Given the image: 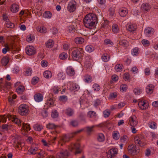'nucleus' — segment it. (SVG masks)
<instances>
[{
  "label": "nucleus",
  "instance_id": "f257e3e1",
  "mask_svg": "<svg viewBox=\"0 0 158 158\" xmlns=\"http://www.w3.org/2000/svg\"><path fill=\"white\" fill-rule=\"evenodd\" d=\"M98 18L96 15L89 13L86 15L84 19L83 22L85 26L87 28L91 29L94 26L96 23H98Z\"/></svg>",
  "mask_w": 158,
  "mask_h": 158
},
{
  "label": "nucleus",
  "instance_id": "f03ea898",
  "mask_svg": "<svg viewBox=\"0 0 158 158\" xmlns=\"http://www.w3.org/2000/svg\"><path fill=\"white\" fill-rule=\"evenodd\" d=\"M83 130V129H81L74 132L69 135H65L61 137L60 141L64 143L68 142L69 141L71 138L73 137L74 135L80 133Z\"/></svg>",
  "mask_w": 158,
  "mask_h": 158
},
{
  "label": "nucleus",
  "instance_id": "7ed1b4c3",
  "mask_svg": "<svg viewBox=\"0 0 158 158\" xmlns=\"http://www.w3.org/2000/svg\"><path fill=\"white\" fill-rule=\"evenodd\" d=\"M82 52L81 48H74L72 52V57L73 60H77L81 58L82 56Z\"/></svg>",
  "mask_w": 158,
  "mask_h": 158
},
{
  "label": "nucleus",
  "instance_id": "20e7f679",
  "mask_svg": "<svg viewBox=\"0 0 158 158\" xmlns=\"http://www.w3.org/2000/svg\"><path fill=\"white\" fill-rule=\"evenodd\" d=\"M29 110L28 106L26 104H21L19 107L18 112L19 113L23 116L27 115Z\"/></svg>",
  "mask_w": 158,
  "mask_h": 158
},
{
  "label": "nucleus",
  "instance_id": "39448f33",
  "mask_svg": "<svg viewBox=\"0 0 158 158\" xmlns=\"http://www.w3.org/2000/svg\"><path fill=\"white\" fill-rule=\"evenodd\" d=\"M127 149L129 153L132 156L136 155L139 152V149L137 148L136 146L132 144L129 145Z\"/></svg>",
  "mask_w": 158,
  "mask_h": 158
},
{
  "label": "nucleus",
  "instance_id": "423d86ee",
  "mask_svg": "<svg viewBox=\"0 0 158 158\" xmlns=\"http://www.w3.org/2000/svg\"><path fill=\"white\" fill-rule=\"evenodd\" d=\"M76 9V2L72 0L69 2L67 9L70 12H74Z\"/></svg>",
  "mask_w": 158,
  "mask_h": 158
},
{
  "label": "nucleus",
  "instance_id": "0eeeda50",
  "mask_svg": "<svg viewBox=\"0 0 158 158\" xmlns=\"http://www.w3.org/2000/svg\"><path fill=\"white\" fill-rule=\"evenodd\" d=\"M70 147L72 150H75V154L80 153L81 152V150L80 149V145L79 143H72Z\"/></svg>",
  "mask_w": 158,
  "mask_h": 158
},
{
  "label": "nucleus",
  "instance_id": "6e6552de",
  "mask_svg": "<svg viewBox=\"0 0 158 158\" xmlns=\"http://www.w3.org/2000/svg\"><path fill=\"white\" fill-rule=\"evenodd\" d=\"M2 80L0 79V91L3 89L4 91H5V89H10L11 84L10 82H6L5 84H3L2 82Z\"/></svg>",
  "mask_w": 158,
  "mask_h": 158
},
{
  "label": "nucleus",
  "instance_id": "1a4fd4ad",
  "mask_svg": "<svg viewBox=\"0 0 158 158\" xmlns=\"http://www.w3.org/2000/svg\"><path fill=\"white\" fill-rule=\"evenodd\" d=\"M26 51L27 54L29 56L34 55L35 53V50L33 46H29L26 47Z\"/></svg>",
  "mask_w": 158,
  "mask_h": 158
},
{
  "label": "nucleus",
  "instance_id": "9d476101",
  "mask_svg": "<svg viewBox=\"0 0 158 158\" xmlns=\"http://www.w3.org/2000/svg\"><path fill=\"white\" fill-rule=\"evenodd\" d=\"M118 153V149L116 148H113L108 151V154L107 156L109 158H112L115 156Z\"/></svg>",
  "mask_w": 158,
  "mask_h": 158
},
{
  "label": "nucleus",
  "instance_id": "9b49d317",
  "mask_svg": "<svg viewBox=\"0 0 158 158\" xmlns=\"http://www.w3.org/2000/svg\"><path fill=\"white\" fill-rule=\"evenodd\" d=\"M69 155V153L68 151L66 150L63 152H61L58 154L57 158H67V157Z\"/></svg>",
  "mask_w": 158,
  "mask_h": 158
},
{
  "label": "nucleus",
  "instance_id": "f8f14e48",
  "mask_svg": "<svg viewBox=\"0 0 158 158\" xmlns=\"http://www.w3.org/2000/svg\"><path fill=\"white\" fill-rule=\"evenodd\" d=\"M136 117L135 115H133L129 118V122L131 126H135L137 124Z\"/></svg>",
  "mask_w": 158,
  "mask_h": 158
},
{
  "label": "nucleus",
  "instance_id": "ddd939ff",
  "mask_svg": "<svg viewBox=\"0 0 158 158\" xmlns=\"http://www.w3.org/2000/svg\"><path fill=\"white\" fill-rule=\"evenodd\" d=\"M154 86L152 84H149L148 85L146 89V91L148 94H151L153 92Z\"/></svg>",
  "mask_w": 158,
  "mask_h": 158
},
{
  "label": "nucleus",
  "instance_id": "4468645a",
  "mask_svg": "<svg viewBox=\"0 0 158 158\" xmlns=\"http://www.w3.org/2000/svg\"><path fill=\"white\" fill-rule=\"evenodd\" d=\"M138 105L139 107L142 110H144L148 107V104L145 101H141L139 102Z\"/></svg>",
  "mask_w": 158,
  "mask_h": 158
},
{
  "label": "nucleus",
  "instance_id": "2eb2a0df",
  "mask_svg": "<svg viewBox=\"0 0 158 158\" xmlns=\"http://www.w3.org/2000/svg\"><path fill=\"white\" fill-rule=\"evenodd\" d=\"M154 32V29L152 28L148 27L144 30V33L147 36H150Z\"/></svg>",
  "mask_w": 158,
  "mask_h": 158
},
{
  "label": "nucleus",
  "instance_id": "dca6fc26",
  "mask_svg": "<svg viewBox=\"0 0 158 158\" xmlns=\"http://www.w3.org/2000/svg\"><path fill=\"white\" fill-rule=\"evenodd\" d=\"M150 9L149 4L147 3H143L141 6V10L143 12H146Z\"/></svg>",
  "mask_w": 158,
  "mask_h": 158
},
{
  "label": "nucleus",
  "instance_id": "f3484780",
  "mask_svg": "<svg viewBox=\"0 0 158 158\" xmlns=\"http://www.w3.org/2000/svg\"><path fill=\"white\" fill-rule=\"evenodd\" d=\"M12 116L10 114H7V115H4L1 116L0 119V122L3 123L6 122V119L8 118L9 120H10V118H12Z\"/></svg>",
  "mask_w": 158,
  "mask_h": 158
},
{
  "label": "nucleus",
  "instance_id": "a211bd4d",
  "mask_svg": "<svg viewBox=\"0 0 158 158\" xmlns=\"http://www.w3.org/2000/svg\"><path fill=\"white\" fill-rule=\"evenodd\" d=\"M119 14L121 17H124L127 14L128 11L126 8H122L119 10Z\"/></svg>",
  "mask_w": 158,
  "mask_h": 158
},
{
  "label": "nucleus",
  "instance_id": "6ab92c4d",
  "mask_svg": "<svg viewBox=\"0 0 158 158\" xmlns=\"http://www.w3.org/2000/svg\"><path fill=\"white\" fill-rule=\"evenodd\" d=\"M91 60L88 57L86 58L85 61L84 63V66L87 69H90L91 68Z\"/></svg>",
  "mask_w": 158,
  "mask_h": 158
},
{
  "label": "nucleus",
  "instance_id": "aec40b11",
  "mask_svg": "<svg viewBox=\"0 0 158 158\" xmlns=\"http://www.w3.org/2000/svg\"><path fill=\"white\" fill-rule=\"evenodd\" d=\"M34 98L36 102H40L42 100L43 96L41 94L38 93L34 95Z\"/></svg>",
  "mask_w": 158,
  "mask_h": 158
},
{
  "label": "nucleus",
  "instance_id": "412c9836",
  "mask_svg": "<svg viewBox=\"0 0 158 158\" xmlns=\"http://www.w3.org/2000/svg\"><path fill=\"white\" fill-rule=\"evenodd\" d=\"M127 29L129 31H133L135 30L136 28V26L134 24L127 25Z\"/></svg>",
  "mask_w": 158,
  "mask_h": 158
},
{
  "label": "nucleus",
  "instance_id": "4be33fe9",
  "mask_svg": "<svg viewBox=\"0 0 158 158\" xmlns=\"http://www.w3.org/2000/svg\"><path fill=\"white\" fill-rule=\"evenodd\" d=\"M66 71L67 74L70 76H73L75 73L74 69L71 67H68Z\"/></svg>",
  "mask_w": 158,
  "mask_h": 158
},
{
  "label": "nucleus",
  "instance_id": "5701e85b",
  "mask_svg": "<svg viewBox=\"0 0 158 158\" xmlns=\"http://www.w3.org/2000/svg\"><path fill=\"white\" fill-rule=\"evenodd\" d=\"M19 9V6L17 4H13L12 5L10 10L11 11L14 13H15L18 12Z\"/></svg>",
  "mask_w": 158,
  "mask_h": 158
},
{
  "label": "nucleus",
  "instance_id": "b1692460",
  "mask_svg": "<svg viewBox=\"0 0 158 158\" xmlns=\"http://www.w3.org/2000/svg\"><path fill=\"white\" fill-rule=\"evenodd\" d=\"M9 61V58L7 56L3 57L1 59V62L2 65L6 66Z\"/></svg>",
  "mask_w": 158,
  "mask_h": 158
},
{
  "label": "nucleus",
  "instance_id": "393cba45",
  "mask_svg": "<svg viewBox=\"0 0 158 158\" xmlns=\"http://www.w3.org/2000/svg\"><path fill=\"white\" fill-rule=\"evenodd\" d=\"M74 113L73 110L70 108H68L65 110V114L69 116L73 115Z\"/></svg>",
  "mask_w": 158,
  "mask_h": 158
},
{
  "label": "nucleus",
  "instance_id": "a878e982",
  "mask_svg": "<svg viewBox=\"0 0 158 158\" xmlns=\"http://www.w3.org/2000/svg\"><path fill=\"white\" fill-rule=\"evenodd\" d=\"M38 150V148L31 146L30 149L29 150L28 152H29L30 153V155H34L37 153L36 152Z\"/></svg>",
  "mask_w": 158,
  "mask_h": 158
},
{
  "label": "nucleus",
  "instance_id": "bb28decb",
  "mask_svg": "<svg viewBox=\"0 0 158 158\" xmlns=\"http://www.w3.org/2000/svg\"><path fill=\"white\" fill-rule=\"evenodd\" d=\"M84 39L80 37H77L74 40V42L77 44H81L83 43L84 42Z\"/></svg>",
  "mask_w": 158,
  "mask_h": 158
},
{
  "label": "nucleus",
  "instance_id": "cd10ccee",
  "mask_svg": "<svg viewBox=\"0 0 158 158\" xmlns=\"http://www.w3.org/2000/svg\"><path fill=\"white\" fill-rule=\"evenodd\" d=\"M22 129L23 130H24L26 132H28L30 130V127L29 125L23 123V127Z\"/></svg>",
  "mask_w": 158,
  "mask_h": 158
},
{
  "label": "nucleus",
  "instance_id": "c85d7f7f",
  "mask_svg": "<svg viewBox=\"0 0 158 158\" xmlns=\"http://www.w3.org/2000/svg\"><path fill=\"white\" fill-rule=\"evenodd\" d=\"M97 139L98 141L102 142L105 140V137L103 134L100 133L98 134Z\"/></svg>",
  "mask_w": 158,
  "mask_h": 158
},
{
  "label": "nucleus",
  "instance_id": "c756f323",
  "mask_svg": "<svg viewBox=\"0 0 158 158\" xmlns=\"http://www.w3.org/2000/svg\"><path fill=\"white\" fill-rule=\"evenodd\" d=\"M123 66V64H118L115 66V69L117 72H120L122 70Z\"/></svg>",
  "mask_w": 158,
  "mask_h": 158
},
{
  "label": "nucleus",
  "instance_id": "7c9ffc66",
  "mask_svg": "<svg viewBox=\"0 0 158 158\" xmlns=\"http://www.w3.org/2000/svg\"><path fill=\"white\" fill-rule=\"evenodd\" d=\"M37 30L40 33H46L47 31V29L44 27H37Z\"/></svg>",
  "mask_w": 158,
  "mask_h": 158
},
{
  "label": "nucleus",
  "instance_id": "2f4dec72",
  "mask_svg": "<svg viewBox=\"0 0 158 158\" xmlns=\"http://www.w3.org/2000/svg\"><path fill=\"white\" fill-rule=\"evenodd\" d=\"M79 88L80 87L77 84H72L71 87L69 89L71 91L74 90L77 91L79 89Z\"/></svg>",
  "mask_w": 158,
  "mask_h": 158
},
{
  "label": "nucleus",
  "instance_id": "473e14b6",
  "mask_svg": "<svg viewBox=\"0 0 158 158\" xmlns=\"http://www.w3.org/2000/svg\"><path fill=\"white\" fill-rule=\"evenodd\" d=\"M134 141L136 144H139L140 146L143 145L141 144L142 143L141 140L140 139L139 136L137 135L135 137Z\"/></svg>",
  "mask_w": 158,
  "mask_h": 158
},
{
  "label": "nucleus",
  "instance_id": "72a5a7b5",
  "mask_svg": "<svg viewBox=\"0 0 158 158\" xmlns=\"http://www.w3.org/2000/svg\"><path fill=\"white\" fill-rule=\"evenodd\" d=\"M24 87L23 86H19L17 89H16V91L18 94H22L24 90Z\"/></svg>",
  "mask_w": 158,
  "mask_h": 158
},
{
  "label": "nucleus",
  "instance_id": "f704fd0d",
  "mask_svg": "<svg viewBox=\"0 0 158 158\" xmlns=\"http://www.w3.org/2000/svg\"><path fill=\"white\" fill-rule=\"evenodd\" d=\"M96 114L94 111H90L88 112L87 116L90 118H94L96 116Z\"/></svg>",
  "mask_w": 158,
  "mask_h": 158
},
{
  "label": "nucleus",
  "instance_id": "c9c22d12",
  "mask_svg": "<svg viewBox=\"0 0 158 158\" xmlns=\"http://www.w3.org/2000/svg\"><path fill=\"white\" fill-rule=\"evenodd\" d=\"M44 75L45 77L47 78H50L52 77V73L49 71H46L44 73Z\"/></svg>",
  "mask_w": 158,
  "mask_h": 158
},
{
  "label": "nucleus",
  "instance_id": "e433bc0d",
  "mask_svg": "<svg viewBox=\"0 0 158 158\" xmlns=\"http://www.w3.org/2000/svg\"><path fill=\"white\" fill-rule=\"evenodd\" d=\"M92 81L91 77L89 75H86L85 76V82L89 83L91 82Z\"/></svg>",
  "mask_w": 158,
  "mask_h": 158
},
{
  "label": "nucleus",
  "instance_id": "4c0bfd02",
  "mask_svg": "<svg viewBox=\"0 0 158 158\" xmlns=\"http://www.w3.org/2000/svg\"><path fill=\"white\" fill-rule=\"evenodd\" d=\"M119 44L124 47H127L128 46V43L127 41L125 40H121L119 42Z\"/></svg>",
  "mask_w": 158,
  "mask_h": 158
},
{
  "label": "nucleus",
  "instance_id": "58836bf2",
  "mask_svg": "<svg viewBox=\"0 0 158 158\" xmlns=\"http://www.w3.org/2000/svg\"><path fill=\"white\" fill-rule=\"evenodd\" d=\"M32 72V69L31 68L29 67L27 69L26 71L25 72L24 74L26 76H31Z\"/></svg>",
  "mask_w": 158,
  "mask_h": 158
},
{
  "label": "nucleus",
  "instance_id": "ea45409f",
  "mask_svg": "<svg viewBox=\"0 0 158 158\" xmlns=\"http://www.w3.org/2000/svg\"><path fill=\"white\" fill-rule=\"evenodd\" d=\"M95 127V126L93 125L91 127H85V129L86 130V131L88 134H89L90 133L93 131V129Z\"/></svg>",
  "mask_w": 158,
  "mask_h": 158
},
{
  "label": "nucleus",
  "instance_id": "a19ab883",
  "mask_svg": "<svg viewBox=\"0 0 158 158\" xmlns=\"http://www.w3.org/2000/svg\"><path fill=\"white\" fill-rule=\"evenodd\" d=\"M54 43L53 40H49L46 43V45L47 47L51 48L53 45Z\"/></svg>",
  "mask_w": 158,
  "mask_h": 158
},
{
  "label": "nucleus",
  "instance_id": "79ce46f5",
  "mask_svg": "<svg viewBox=\"0 0 158 158\" xmlns=\"http://www.w3.org/2000/svg\"><path fill=\"white\" fill-rule=\"evenodd\" d=\"M34 128L35 131H40L42 129V126L39 124H36L34 126Z\"/></svg>",
  "mask_w": 158,
  "mask_h": 158
},
{
  "label": "nucleus",
  "instance_id": "37998d69",
  "mask_svg": "<svg viewBox=\"0 0 158 158\" xmlns=\"http://www.w3.org/2000/svg\"><path fill=\"white\" fill-rule=\"evenodd\" d=\"M112 30L114 33H117L119 31L118 26L116 24H114L112 26Z\"/></svg>",
  "mask_w": 158,
  "mask_h": 158
},
{
  "label": "nucleus",
  "instance_id": "c03bdc74",
  "mask_svg": "<svg viewBox=\"0 0 158 158\" xmlns=\"http://www.w3.org/2000/svg\"><path fill=\"white\" fill-rule=\"evenodd\" d=\"M78 122L76 120H72L70 122V125L74 127H76L78 125Z\"/></svg>",
  "mask_w": 158,
  "mask_h": 158
},
{
  "label": "nucleus",
  "instance_id": "a18cd8bd",
  "mask_svg": "<svg viewBox=\"0 0 158 158\" xmlns=\"http://www.w3.org/2000/svg\"><path fill=\"white\" fill-rule=\"evenodd\" d=\"M43 15L45 18H50L52 16V14L49 11H46L44 12Z\"/></svg>",
  "mask_w": 158,
  "mask_h": 158
},
{
  "label": "nucleus",
  "instance_id": "49530a36",
  "mask_svg": "<svg viewBox=\"0 0 158 158\" xmlns=\"http://www.w3.org/2000/svg\"><path fill=\"white\" fill-rule=\"evenodd\" d=\"M85 49L87 52H93L94 50V47L88 45L86 47Z\"/></svg>",
  "mask_w": 158,
  "mask_h": 158
},
{
  "label": "nucleus",
  "instance_id": "de8ad7c7",
  "mask_svg": "<svg viewBox=\"0 0 158 158\" xmlns=\"http://www.w3.org/2000/svg\"><path fill=\"white\" fill-rule=\"evenodd\" d=\"M76 30L75 27L73 25L70 26L68 28V31L70 33L75 32Z\"/></svg>",
  "mask_w": 158,
  "mask_h": 158
},
{
  "label": "nucleus",
  "instance_id": "09e8293b",
  "mask_svg": "<svg viewBox=\"0 0 158 158\" xmlns=\"http://www.w3.org/2000/svg\"><path fill=\"white\" fill-rule=\"evenodd\" d=\"M68 57L67 53L63 52L59 55V57L60 58L61 60H64L66 59Z\"/></svg>",
  "mask_w": 158,
  "mask_h": 158
},
{
  "label": "nucleus",
  "instance_id": "8fccbe9b",
  "mask_svg": "<svg viewBox=\"0 0 158 158\" xmlns=\"http://www.w3.org/2000/svg\"><path fill=\"white\" fill-rule=\"evenodd\" d=\"M59 100L63 102H65L67 100V97L66 96H60L59 98Z\"/></svg>",
  "mask_w": 158,
  "mask_h": 158
},
{
  "label": "nucleus",
  "instance_id": "3c124183",
  "mask_svg": "<svg viewBox=\"0 0 158 158\" xmlns=\"http://www.w3.org/2000/svg\"><path fill=\"white\" fill-rule=\"evenodd\" d=\"M79 117L81 121H84L85 122H86L85 115L83 113H80L79 115Z\"/></svg>",
  "mask_w": 158,
  "mask_h": 158
},
{
  "label": "nucleus",
  "instance_id": "603ef678",
  "mask_svg": "<svg viewBox=\"0 0 158 158\" xmlns=\"http://www.w3.org/2000/svg\"><path fill=\"white\" fill-rule=\"evenodd\" d=\"M46 127L49 129H55L56 127V126L54 124L49 123L47 125Z\"/></svg>",
  "mask_w": 158,
  "mask_h": 158
},
{
  "label": "nucleus",
  "instance_id": "864d4df0",
  "mask_svg": "<svg viewBox=\"0 0 158 158\" xmlns=\"http://www.w3.org/2000/svg\"><path fill=\"white\" fill-rule=\"evenodd\" d=\"M142 43L143 45L145 46H148L149 45V41L143 39L142 40Z\"/></svg>",
  "mask_w": 158,
  "mask_h": 158
},
{
  "label": "nucleus",
  "instance_id": "5fc2aeb1",
  "mask_svg": "<svg viewBox=\"0 0 158 158\" xmlns=\"http://www.w3.org/2000/svg\"><path fill=\"white\" fill-rule=\"evenodd\" d=\"M156 123L154 122H152L149 123V127L152 129H155L156 128Z\"/></svg>",
  "mask_w": 158,
  "mask_h": 158
},
{
  "label": "nucleus",
  "instance_id": "6e6d98bb",
  "mask_svg": "<svg viewBox=\"0 0 158 158\" xmlns=\"http://www.w3.org/2000/svg\"><path fill=\"white\" fill-rule=\"evenodd\" d=\"M93 88L94 91H98L100 89V86L97 84H94L93 85Z\"/></svg>",
  "mask_w": 158,
  "mask_h": 158
},
{
  "label": "nucleus",
  "instance_id": "4d7b16f0",
  "mask_svg": "<svg viewBox=\"0 0 158 158\" xmlns=\"http://www.w3.org/2000/svg\"><path fill=\"white\" fill-rule=\"evenodd\" d=\"M109 14L110 16L112 17L114 16L115 14L114 9L110 8L109 10Z\"/></svg>",
  "mask_w": 158,
  "mask_h": 158
},
{
  "label": "nucleus",
  "instance_id": "13d9d810",
  "mask_svg": "<svg viewBox=\"0 0 158 158\" xmlns=\"http://www.w3.org/2000/svg\"><path fill=\"white\" fill-rule=\"evenodd\" d=\"M134 92L136 95H139L141 93V90L138 88H135L134 90Z\"/></svg>",
  "mask_w": 158,
  "mask_h": 158
},
{
  "label": "nucleus",
  "instance_id": "bf43d9fd",
  "mask_svg": "<svg viewBox=\"0 0 158 158\" xmlns=\"http://www.w3.org/2000/svg\"><path fill=\"white\" fill-rule=\"evenodd\" d=\"M57 77L59 80H63L65 78L64 75L62 73H59L57 75Z\"/></svg>",
  "mask_w": 158,
  "mask_h": 158
},
{
  "label": "nucleus",
  "instance_id": "052dcab7",
  "mask_svg": "<svg viewBox=\"0 0 158 158\" xmlns=\"http://www.w3.org/2000/svg\"><path fill=\"white\" fill-rule=\"evenodd\" d=\"M110 111L108 110H106L103 111V114L105 118L108 117L110 115Z\"/></svg>",
  "mask_w": 158,
  "mask_h": 158
},
{
  "label": "nucleus",
  "instance_id": "680f3d73",
  "mask_svg": "<svg viewBox=\"0 0 158 158\" xmlns=\"http://www.w3.org/2000/svg\"><path fill=\"white\" fill-rule=\"evenodd\" d=\"M51 116L53 118H56L58 116V114L57 110H54L52 112Z\"/></svg>",
  "mask_w": 158,
  "mask_h": 158
},
{
  "label": "nucleus",
  "instance_id": "e2e57ef3",
  "mask_svg": "<svg viewBox=\"0 0 158 158\" xmlns=\"http://www.w3.org/2000/svg\"><path fill=\"white\" fill-rule=\"evenodd\" d=\"M39 78L37 77H34L33 78L31 82L32 84L35 85L38 81Z\"/></svg>",
  "mask_w": 158,
  "mask_h": 158
},
{
  "label": "nucleus",
  "instance_id": "0e129e2a",
  "mask_svg": "<svg viewBox=\"0 0 158 158\" xmlns=\"http://www.w3.org/2000/svg\"><path fill=\"white\" fill-rule=\"evenodd\" d=\"M6 26L7 28H13L14 27L15 25L12 23L8 22L6 23Z\"/></svg>",
  "mask_w": 158,
  "mask_h": 158
},
{
  "label": "nucleus",
  "instance_id": "69168bd1",
  "mask_svg": "<svg viewBox=\"0 0 158 158\" xmlns=\"http://www.w3.org/2000/svg\"><path fill=\"white\" fill-rule=\"evenodd\" d=\"M113 137L114 139L117 140L119 139L120 135L118 133H115L113 134Z\"/></svg>",
  "mask_w": 158,
  "mask_h": 158
},
{
  "label": "nucleus",
  "instance_id": "338daca9",
  "mask_svg": "<svg viewBox=\"0 0 158 158\" xmlns=\"http://www.w3.org/2000/svg\"><path fill=\"white\" fill-rule=\"evenodd\" d=\"M120 88L121 90H123V91H125L127 88V85L125 84H123L120 86Z\"/></svg>",
  "mask_w": 158,
  "mask_h": 158
},
{
  "label": "nucleus",
  "instance_id": "774afa93",
  "mask_svg": "<svg viewBox=\"0 0 158 158\" xmlns=\"http://www.w3.org/2000/svg\"><path fill=\"white\" fill-rule=\"evenodd\" d=\"M34 38L31 35H29L27 36V40L28 42H31L34 40Z\"/></svg>",
  "mask_w": 158,
  "mask_h": 158
}]
</instances>
